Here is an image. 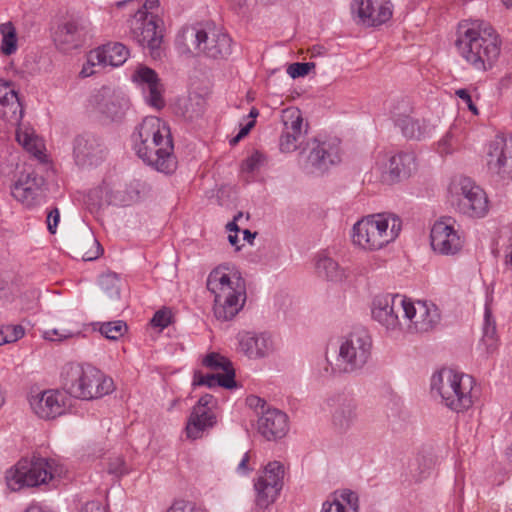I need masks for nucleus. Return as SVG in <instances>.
Here are the masks:
<instances>
[{"label": "nucleus", "instance_id": "f257e3e1", "mask_svg": "<svg viewBox=\"0 0 512 512\" xmlns=\"http://www.w3.org/2000/svg\"><path fill=\"white\" fill-rule=\"evenodd\" d=\"M133 149L144 163L170 174L177 167L169 126L156 116L145 117L132 134Z\"/></svg>", "mask_w": 512, "mask_h": 512}, {"label": "nucleus", "instance_id": "f03ea898", "mask_svg": "<svg viewBox=\"0 0 512 512\" xmlns=\"http://www.w3.org/2000/svg\"><path fill=\"white\" fill-rule=\"evenodd\" d=\"M206 285L214 296L215 317L221 321L232 320L246 302V285L240 272L220 265L209 273Z\"/></svg>", "mask_w": 512, "mask_h": 512}, {"label": "nucleus", "instance_id": "7ed1b4c3", "mask_svg": "<svg viewBox=\"0 0 512 512\" xmlns=\"http://www.w3.org/2000/svg\"><path fill=\"white\" fill-rule=\"evenodd\" d=\"M461 29L456 46L462 58L478 71L491 68L500 55V39L495 30L486 23Z\"/></svg>", "mask_w": 512, "mask_h": 512}, {"label": "nucleus", "instance_id": "20e7f679", "mask_svg": "<svg viewBox=\"0 0 512 512\" xmlns=\"http://www.w3.org/2000/svg\"><path fill=\"white\" fill-rule=\"evenodd\" d=\"M61 381L67 394L81 400L98 399L114 390L112 378L88 364H66L61 372Z\"/></svg>", "mask_w": 512, "mask_h": 512}, {"label": "nucleus", "instance_id": "39448f33", "mask_svg": "<svg viewBox=\"0 0 512 512\" xmlns=\"http://www.w3.org/2000/svg\"><path fill=\"white\" fill-rule=\"evenodd\" d=\"M402 229L401 219L391 213L363 217L352 227V243L365 251H377L395 241Z\"/></svg>", "mask_w": 512, "mask_h": 512}, {"label": "nucleus", "instance_id": "423d86ee", "mask_svg": "<svg viewBox=\"0 0 512 512\" xmlns=\"http://www.w3.org/2000/svg\"><path fill=\"white\" fill-rule=\"evenodd\" d=\"M474 379L462 372L444 368L431 377V393L441 403L456 413L464 412L473 405Z\"/></svg>", "mask_w": 512, "mask_h": 512}, {"label": "nucleus", "instance_id": "0eeeda50", "mask_svg": "<svg viewBox=\"0 0 512 512\" xmlns=\"http://www.w3.org/2000/svg\"><path fill=\"white\" fill-rule=\"evenodd\" d=\"M66 474L65 467L54 459L33 456L23 458L6 472V483L11 491L24 487H36L60 479Z\"/></svg>", "mask_w": 512, "mask_h": 512}, {"label": "nucleus", "instance_id": "6e6552de", "mask_svg": "<svg viewBox=\"0 0 512 512\" xmlns=\"http://www.w3.org/2000/svg\"><path fill=\"white\" fill-rule=\"evenodd\" d=\"M448 201L457 212L472 219L484 218L490 210L486 192L468 177H457L450 182Z\"/></svg>", "mask_w": 512, "mask_h": 512}, {"label": "nucleus", "instance_id": "1a4fd4ad", "mask_svg": "<svg viewBox=\"0 0 512 512\" xmlns=\"http://www.w3.org/2000/svg\"><path fill=\"white\" fill-rule=\"evenodd\" d=\"M372 338L365 330L350 333L340 340L333 373H353L361 370L369 361Z\"/></svg>", "mask_w": 512, "mask_h": 512}, {"label": "nucleus", "instance_id": "9d476101", "mask_svg": "<svg viewBox=\"0 0 512 512\" xmlns=\"http://www.w3.org/2000/svg\"><path fill=\"white\" fill-rule=\"evenodd\" d=\"M128 24L132 39L147 50L153 59L160 58L164 36L162 20L150 12L136 10Z\"/></svg>", "mask_w": 512, "mask_h": 512}, {"label": "nucleus", "instance_id": "9b49d317", "mask_svg": "<svg viewBox=\"0 0 512 512\" xmlns=\"http://www.w3.org/2000/svg\"><path fill=\"white\" fill-rule=\"evenodd\" d=\"M177 40L187 48H190L191 44L195 50L211 58H223L231 54V38L218 29L207 32L197 26L184 27L179 32Z\"/></svg>", "mask_w": 512, "mask_h": 512}, {"label": "nucleus", "instance_id": "f8f14e48", "mask_svg": "<svg viewBox=\"0 0 512 512\" xmlns=\"http://www.w3.org/2000/svg\"><path fill=\"white\" fill-rule=\"evenodd\" d=\"M404 305L402 323L404 331L425 333L433 330L441 321L439 308L430 301L414 300L406 297L401 300Z\"/></svg>", "mask_w": 512, "mask_h": 512}, {"label": "nucleus", "instance_id": "ddd939ff", "mask_svg": "<svg viewBox=\"0 0 512 512\" xmlns=\"http://www.w3.org/2000/svg\"><path fill=\"white\" fill-rule=\"evenodd\" d=\"M405 296L400 294H379L373 298L371 315L374 321L381 325L386 333L398 337L404 332L400 311L404 312L401 300Z\"/></svg>", "mask_w": 512, "mask_h": 512}, {"label": "nucleus", "instance_id": "4468645a", "mask_svg": "<svg viewBox=\"0 0 512 512\" xmlns=\"http://www.w3.org/2000/svg\"><path fill=\"white\" fill-rule=\"evenodd\" d=\"M488 169L501 178H512V136L497 134L485 146Z\"/></svg>", "mask_w": 512, "mask_h": 512}, {"label": "nucleus", "instance_id": "2eb2a0df", "mask_svg": "<svg viewBox=\"0 0 512 512\" xmlns=\"http://www.w3.org/2000/svg\"><path fill=\"white\" fill-rule=\"evenodd\" d=\"M284 477V467L278 461L269 462L254 483L256 491V506L268 508L277 499Z\"/></svg>", "mask_w": 512, "mask_h": 512}, {"label": "nucleus", "instance_id": "dca6fc26", "mask_svg": "<svg viewBox=\"0 0 512 512\" xmlns=\"http://www.w3.org/2000/svg\"><path fill=\"white\" fill-rule=\"evenodd\" d=\"M390 0H352L351 14L354 21L364 27H378L393 16Z\"/></svg>", "mask_w": 512, "mask_h": 512}, {"label": "nucleus", "instance_id": "f3484780", "mask_svg": "<svg viewBox=\"0 0 512 512\" xmlns=\"http://www.w3.org/2000/svg\"><path fill=\"white\" fill-rule=\"evenodd\" d=\"M465 240L462 233L450 219L436 221L430 231L432 250L442 256H455L463 249Z\"/></svg>", "mask_w": 512, "mask_h": 512}, {"label": "nucleus", "instance_id": "a211bd4d", "mask_svg": "<svg viewBox=\"0 0 512 512\" xmlns=\"http://www.w3.org/2000/svg\"><path fill=\"white\" fill-rule=\"evenodd\" d=\"M128 57L129 50L124 44L119 42L104 44L88 53L86 63L80 71V76L84 78L92 76L97 72L94 69L95 67L121 66Z\"/></svg>", "mask_w": 512, "mask_h": 512}, {"label": "nucleus", "instance_id": "6ab92c4d", "mask_svg": "<svg viewBox=\"0 0 512 512\" xmlns=\"http://www.w3.org/2000/svg\"><path fill=\"white\" fill-rule=\"evenodd\" d=\"M413 109L406 100H401L391 109V119L407 139L421 140L429 137L432 127L424 120L412 116Z\"/></svg>", "mask_w": 512, "mask_h": 512}, {"label": "nucleus", "instance_id": "aec40b11", "mask_svg": "<svg viewBox=\"0 0 512 512\" xmlns=\"http://www.w3.org/2000/svg\"><path fill=\"white\" fill-rule=\"evenodd\" d=\"M44 184V178L34 170H24L12 184L11 195L25 207L33 208L43 201Z\"/></svg>", "mask_w": 512, "mask_h": 512}, {"label": "nucleus", "instance_id": "412c9836", "mask_svg": "<svg viewBox=\"0 0 512 512\" xmlns=\"http://www.w3.org/2000/svg\"><path fill=\"white\" fill-rule=\"evenodd\" d=\"M91 35V24L82 17L70 18L58 25L53 39L63 52L80 48Z\"/></svg>", "mask_w": 512, "mask_h": 512}, {"label": "nucleus", "instance_id": "4be33fe9", "mask_svg": "<svg viewBox=\"0 0 512 512\" xmlns=\"http://www.w3.org/2000/svg\"><path fill=\"white\" fill-rule=\"evenodd\" d=\"M131 80L141 91L144 101L149 106L158 110L164 107V86L155 70L139 65L131 75Z\"/></svg>", "mask_w": 512, "mask_h": 512}, {"label": "nucleus", "instance_id": "5701e85b", "mask_svg": "<svg viewBox=\"0 0 512 512\" xmlns=\"http://www.w3.org/2000/svg\"><path fill=\"white\" fill-rule=\"evenodd\" d=\"M236 340L238 351L251 360L268 358L277 351L274 337L267 332L241 331Z\"/></svg>", "mask_w": 512, "mask_h": 512}, {"label": "nucleus", "instance_id": "b1692460", "mask_svg": "<svg viewBox=\"0 0 512 512\" xmlns=\"http://www.w3.org/2000/svg\"><path fill=\"white\" fill-rule=\"evenodd\" d=\"M384 182L396 183L408 178L416 169V158L412 152L385 154L377 162Z\"/></svg>", "mask_w": 512, "mask_h": 512}, {"label": "nucleus", "instance_id": "393cba45", "mask_svg": "<svg viewBox=\"0 0 512 512\" xmlns=\"http://www.w3.org/2000/svg\"><path fill=\"white\" fill-rule=\"evenodd\" d=\"M281 123L283 128L279 138V149L283 153L294 152L307 132L301 111L296 107L284 109L281 113Z\"/></svg>", "mask_w": 512, "mask_h": 512}, {"label": "nucleus", "instance_id": "a878e982", "mask_svg": "<svg viewBox=\"0 0 512 512\" xmlns=\"http://www.w3.org/2000/svg\"><path fill=\"white\" fill-rule=\"evenodd\" d=\"M88 108L111 121L121 120L129 108V100L123 95L101 89L92 94L88 100Z\"/></svg>", "mask_w": 512, "mask_h": 512}, {"label": "nucleus", "instance_id": "bb28decb", "mask_svg": "<svg viewBox=\"0 0 512 512\" xmlns=\"http://www.w3.org/2000/svg\"><path fill=\"white\" fill-rule=\"evenodd\" d=\"M106 156V147L101 138L94 134L78 135L73 142V157L80 167H92L100 164Z\"/></svg>", "mask_w": 512, "mask_h": 512}, {"label": "nucleus", "instance_id": "cd10ccee", "mask_svg": "<svg viewBox=\"0 0 512 512\" xmlns=\"http://www.w3.org/2000/svg\"><path fill=\"white\" fill-rule=\"evenodd\" d=\"M341 161L340 143L338 140L318 141L313 140L312 147L307 157V164L311 172H324L331 166Z\"/></svg>", "mask_w": 512, "mask_h": 512}, {"label": "nucleus", "instance_id": "c85d7f7f", "mask_svg": "<svg viewBox=\"0 0 512 512\" xmlns=\"http://www.w3.org/2000/svg\"><path fill=\"white\" fill-rule=\"evenodd\" d=\"M67 396L60 390H46L30 399L33 412L42 419H54L63 414Z\"/></svg>", "mask_w": 512, "mask_h": 512}, {"label": "nucleus", "instance_id": "c756f323", "mask_svg": "<svg viewBox=\"0 0 512 512\" xmlns=\"http://www.w3.org/2000/svg\"><path fill=\"white\" fill-rule=\"evenodd\" d=\"M257 429L269 441L281 439L289 431V418L283 411L267 407L258 417Z\"/></svg>", "mask_w": 512, "mask_h": 512}, {"label": "nucleus", "instance_id": "7c9ffc66", "mask_svg": "<svg viewBox=\"0 0 512 512\" xmlns=\"http://www.w3.org/2000/svg\"><path fill=\"white\" fill-rule=\"evenodd\" d=\"M332 425L335 430L345 433L350 430L357 421L356 400L348 395H338L331 399Z\"/></svg>", "mask_w": 512, "mask_h": 512}, {"label": "nucleus", "instance_id": "2f4dec72", "mask_svg": "<svg viewBox=\"0 0 512 512\" xmlns=\"http://www.w3.org/2000/svg\"><path fill=\"white\" fill-rule=\"evenodd\" d=\"M0 117L11 125L20 124L23 117L16 86L4 79H0Z\"/></svg>", "mask_w": 512, "mask_h": 512}, {"label": "nucleus", "instance_id": "473e14b6", "mask_svg": "<svg viewBox=\"0 0 512 512\" xmlns=\"http://www.w3.org/2000/svg\"><path fill=\"white\" fill-rule=\"evenodd\" d=\"M320 512H359V496L349 489L335 491L322 503Z\"/></svg>", "mask_w": 512, "mask_h": 512}, {"label": "nucleus", "instance_id": "72a5a7b5", "mask_svg": "<svg viewBox=\"0 0 512 512\" xmlns=\"http://www.w3.org/2000/svg\"><path fill=\"white\" fill-rule=\"evenodd\" d=\"M216 424L214 412L191 411L186 424V435L191 440L202 438Z\"/></svg>", "mask_w": 512, "mask_h": 512}, {"label": "nucleus", "instance_id": "f704fd0d", "mask_svg": "<svg viewBox=\"0 0 512 512\" xmlns=\"http://www.w3.org/2000/svg\"><path fill=\"white\" fill-rule=\"evenodd\" d=\"M314 261L318 276L333 282H340L346 277L345 270L340 267L327 251L318 252L314 257Z\"/></svg>", "mask_w": 512, "mask_h": 512}, {"label": "nucleus", "instance_id": "c9c22d12", "mask_svg": "<svg viewBox=\"0 0 512 512\" xmlns=\"http://www.w3.org/2000/svg\"><path fill=\"white\" fill-rule=\"evenodd\" d=\"M192 384L194 386H206L208 388L222 387L225 389H232L237 386L235 381V374L233 373L203 374L201 371L194 372Z\"/></svg>", "mask_w": 512, "mask_h": 512}, {"label": "nucleus", "instance_id": "e433bc0d", "mask_svg": "<svg viewBox=\"0 0 512 512\" xmlns=\"http://www.w3.org/2000/svg\"><path fill=\"white\" fill-rule=\"evenodd\" d=\"M17 142L30 154L41 159L44 150L43 141L35 134L33 128L28 126H20L16 130Z\"/></svg>", "mask_w": 512, "mask_h": 512}, {"label": "nucleus", "instance_id": "4c0bfd02", "mask_svg": "<svg viewBox=\"0 0 512 512\" xmlns=\"http://www.w3.org/2000/svg\"><path fill=\"white\" fill-rule=\"evenodd\" d=\"M481 342L486 346L488 353L494 351L497 346L498 337L495 320L492 318L489 301L485 303L484 323L482 328Z\"/></svg>", "mask_w": 512, "mask_h": 512}, {"label": "nucleus", "instance_id": "58836bf2", "mask_svg": "<svg viewBox=\"0 0 512 512\" xmlns=\"http://www.w3.org/2000/svg\"><path fill=\"white\" fill-rule=\"evenodd\" d=\"M0 53L4 56H11L18 50V36L15 26L8 21L0 24Z\"/></svg>", "mask_w": 512, "mask_h": 512}, {"label": "nucleus", "instance_id": "ea45409f", "mask_svg": "<svg viewBox=\"0 0 512 512\" xmlns=\"http://www.w3.org/2000/svg\"><path fill=\"white\" fill-rule=\"evenodd\" d=\"M201 363L203 367L210 370L211 373L235 374L232 362L227 357L217 352L206 354L202 358Z\"/></svg>", "mask_w": 512, "mask_h": 512}, {"label": "nucleus", "instance_id": "a19ab883", "mask_svg": "<svg viewBox=\"0 0 512 512\" xmlns=\"http://www.w3.org/2000/svg\"><path fill=\"white\" fill-rule=\"evenodd\" d=\"M100 333L110 340H117L127 331V325L123 321L104 322L100 324Z\"/></svg>", "mask_w": 512, "mask_h": 512}, {"label": "nucleus", "instance_id": "79ce46f5", "mask_svg": "<svg viewBox=\"0 0 512 512\" xmlns=\"http://www.w3.org/2000/svg\"><path fill=\"white\" fill-rule=\"evenodd\" d=\"M120 280L115 273H106L100 276L99 286L109 296L117 297L120 291Z\"/></svg>", "mask_w": 512, "mask_h": 512}, {"label": "nucleus", "instance_id": "37998d69", "mask_svg": "<svg viewBox=\"0 0 512 512\" xmlns=\"http://www.w3.org/2000/svg\"><path fill=\"white\" fill-rule=\"evenodd\" d=\"M266 157L260 151H254L242 163V171L253 173L258 171L265 163Z\"/></svg>", "mask_w": 512, "mask_h": 512}, {"label": "nucleus", "instance_id": "c03bdc74", "mask_svg": "<svg viewBox=\"0 0 512 512\" xmlns=\"http://www.w3.org/2000/svg\"><path fill=\"white\" fill-rule=\"evenodd\" d=\"M80 335L79 331L66 328H54L44 331L43 337L49 341H63Z\"/></svg>", "mask_w": 512, "mask_h": 512}, {"label": "nucleus", "instance_id": "a18cd8bd", "mask_svg": "<svg viewBox=\"0 0 512 512\" xmlns=\"http://www.w3.org/2000/svg\"><path fill=\"white\" fill-rule=\"evenodd\" d=\"M315 64L313 62H296L292 63L287 68V74L293 78H299L306 76L313 68Z\"/></svg>", "mask_w": 512, "mask_h": 512}, {"label": "nucleus", "instance_id": "49530a36", "mask_svg": "<svg viewBox=\"0 0 512 512\" xmlns=\"http://www.w3.org/2000/svg\"><path fill=\"white\" fill-rule=\"evenodd\" d=\"M457 148H458V141L451 133H447L438 142V152L442 156L452 154Z\"/></svg>", "mask_w": 512, "mask_h": 512}, {"label": "nucleus", "instance_id": "de8ad7c7", "mask_svg": "<svg viewBox=\"0 0 512 512\" xmlns=\"http://www.w3.org/2000/svg\"><path fill=\"white\" fill-rule=\"evenodd\" d=\"M107 471L115 477H120L128 473V467L122 457L115 456L109 459Z\"/></svg>", "mask_w": 512, "mask_h": 512}, {"label": "nucleus", "instance_id": "09e8293b", "mask_svg": "<svg viewBox=\"0 0 512 512\" xmlns=\"http://www.w3.org/2000/svg\"><path fill=\"white\" fill-rule=\"evenodd\" d=\"M2 329L6 344L18 341L25 334V329L21 325H4L2 326Z\"/></svg>", "mask_w": 512, "mask_h": 512}, {"label": "nucleus", "instance_id": "8fccbe9b", "mask_svg": "<svg viewBox=\"0 0 512 512\" xmlns=\"http://www.w3.org/2000/svg\"><path fill=\"white\" fill-rule=\"evenodd\" d=\"M455 95L461 100V102L467 106V108L472 112L473 115H478L479 111L477 106L474 104L472 100V95L469 89L461 88L455 91Z\"/></svg>", "mask_w": 512, "mask_h": 512}, {"label": "nucleus", "instance_id": "3c124183", "mask_svg": "<svg viewBox=\"0 0 512 512\" xmlns=\"http://www.w3.org/2000/svg\"><path fill=\"white\" fill-rule=\"evenodd\" d=\"M166 512H203L194 503L178 500L175 501Z\"/></svg>", "mask_w": 512, "mask_h": 512}, {"label": "nucleus", "instance_id": "603ef678", "mask_svg": "<svg viewBox=\"0 0 512 512\" xmlns=\"http://www.w3.org/2000/svg\"><path fill=\"white\" fill-rule=\"evenodd\" d=\"M171 322L170 313L166 310H158L152 317L150 323L153 327L166 328Z\"/></svg>", "mask_w": 512, "mask_h": 512}, {"label": "nucleus", "instance_id": "864d4df0", "mask_svg": "<svg viewBox=\"0 0 512 512\" xmlns=\"http://www.w3.org/2000/svg\"><path fill=\"white\" fill-rule=\"evenodd\" d=\"M137 2V10H143L149 12V10L158 6L159 0H122L117 2V7L121 8L128 3Z\"/></svg>", "mask_w": 512, "mask_h": 512}, {"label": "nucleus", "instance_id": "5fc2aeb1", "mask_svg": "<svg viewBox=\"0 0 512 512\" xmlns=\"http://www.w3.org/2000/svg\"><path fill=\"white\" fill-rule=\"evenodd\" d=\"M60 221V211L57 207H53L47 213V229L51 234H55Z\"/></svg>", "mask_w": 512, "mask_h": 512}, {"label": "nucleus", "instance_id": "6e6d98bb", "mask_svg": "<svg viewBox=\"0 0 512 512\" xmlns=\"http://www.w3.org/2000/svg\"><path fill=\"white\" fill-rule=\"evenodd\" d=\"M246 402L250 408L256 411L258 417L261 415L263 410H266L267 407H270L263 398H260L256 395L248 396Z\"/></svg>", "mask_w": 512, "mask_h": 512}, {"label": "nucleus", "instance_id": "4d7b16f0", "mask_svg": "<svg viewBox=\"0 0 512 512\" xmlns=\"http://www.w3.org/2000/svg\"><path fill=\"white\" fill-rule=\"evenodd\" d=\"M214 402V397L210 394H205L199 398L197 404L193 407V411L199 412H213L212 404Z\"/></svg>", "mask_w": 512, "mask_h": 512}, {"label": "nucleus", "instance_id": "13d9d810", "mask_svg": "<svg viewBox=\"0 0 512 512\" xmlns=\"http://www.w3.org/2000/svg\"><path fill=\"white\" fill-rule=\"evenodd\" d=\"M504 265L512 273V235L504 247Z\"/></svg>", "mask_w": 512, "mask_h": 512}, {"label": "nucleus", "instance_id": "bf43d9fd", "mask_svg": "<svg viewBox=\"0 0 512 512\" xmlns=\"http://www.w3.org/2000/svg\"><path fill=\"white\" fill-rule=\"evenodd\" d=\"M80 512H107V509L99 501H89L81 507Z\"/></svg>", "mask_w": 512, "mask_h": 512}, {"label": "nucleus", "instance_id": "052dcab7", "mask_svg": "<svg viewBox=\"0 0 512 512\" xmlns=\"http://www.w3.org/2000/svg\"><path fill=\"white\" fill-rule=\"evenodd\" d=\"M249 459H250L249 452L244 453L241 461L239 462V464L236 468V471L238 474L246 475L250 471V468L247 466Z\"/></svg>", "mask_w": 512, "mask_h": 512}, {"label": "nucleus", "instance_id": "680f3d73", "mask_svg": "<svg viewBox=\"0 0 512 512\" xmlns=\"http://www.w3.org/2000/svg\"><path fill=\"white\" fill-rule=\"evenodd\" d=\"M254 125H255V120H250L245 125H243V126L241 125V128L238 132L240 134V137H245L250 132V130L254 127Z\"/></svg>", "mask_w": 512, "mask_h": 512}, {"label": "nucleus", "instance_id": "e2e57ef3", "mask_svg": "<svg viewBox=\"0 0 512 512\" xmlns=\"http://www.w3.org/2000/svg\"><path fill=\"white\" fill-rule=\"evenodd\" d=\"M228 241L229 243L232 245V246H236V249L238 250L239 247L237 246L238 242H239V238H238V235H237V232H235V234H232L230 233L228 235Z\"/></svg>", "mask_w": 512, "mask_h": 512}, {"label": "nucleus", "instance_id": "0e129e2a", "mask_svg": "<svg viewBox=\"0 0 512 512\" xmlns=\"http://www.w3.org/2000/svg\"><path fill=\"white\" fill-rule=\"evenodd\" d=\"M243 235H244L245 240L252 243V239L255 238L256 234L255 233L252 234L249 230H244Z\"/></svg>", "mask_w": 512, "mask_h": 512}, {"label": "nucleus", "instance_id": "69168bd1", "mask_svg": "<svg viewBox=\"0 0 512 512\" xmlns=\"http://www.w3.org/2000/svg\"><path fill=\"white\" fill-rule=\"evenodd\" d=\"M25 512H45L40 507L36 505L29 506Z\"/></svg>", "mask_w": 512, "mask_h": 512}, {"label": "nucleus", "instance_id": "338daca9", "mask_svg": "<svg viewBox=\"0 0 512 512\" xmlns=\"http://www.w3.org/2000/svg\"><path fill=\"white\" fill-rule=\"evenodd\" d=\"M259 115V111L256 108H252L249 112L248 117L252 118V120H255V118Z\"/></svg>", "mask_w": 512, "mask_h": 512}, {"label": "nucleus", "instance_id": "774afa93", "mask_svg": "<svg viewBox=\"0 0 512 512\" xmlns=\"http://www.w3.org/2000/svg\"><path fill=\"white\" fill-rule=\"evenodd\" d=\"M227 229L232 232V231H235V232H238L239 229L237 227V225L235 224V222H230L227 224Z\"/></svg>", "mask_w": 512, "mask_h": 512}]
</instances>
